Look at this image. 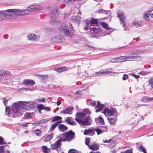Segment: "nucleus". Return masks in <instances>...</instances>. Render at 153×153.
Wrapping results in <instances>:
<instances>
[{
    "label": "nucleus",
    "instance_id": "f257e3e1",
    "mask_svg": "<svg viewBox=\"0 0 153 153\" xmlns=\"http://www.w3.org/2000/svg\"><path fill=\"white\" fill-rule=\"evenodd\" d=\"M19 16L17 9H8L0 12V20L5 19V18L9 19H13Z\"/></svg>",
    "mask_w": 153,
    "mask_h": 153
},
{
    "label": "nucleus",
    "instance_id": "f03ea898",
    "mask_svg": "<svg viewBox=\"0 0 153 153\" xmlns=\"http://www.w3.org/2000/svg\"><path fill=\"white\" fill-rule=\"evenodd\" d=\"M42 8V7L40 5H33L30 6L27 10H20L17 9L19 16L28 14L30 11L38 10L41 9Z\"/></svg>",
    "mask_w": 153,
    "mask_h": 153
},
{
    "label": "nucleus",
    "instance_id": "7ed1b4c3",
    "mask_svg": "<svg viewBox=\"0 0 153 153\" xmlns=\"http://www.w3.org/2000/svg\"><path fill=\"white\" fill-rule=\"evenodd\" d=\"M19 103L18 102H15L12 104L11 108V114L13 117L16 116H19L22 114V111L20 109Z\"/></svg>",
    "mask_w": 153,
    "mask_h": 153
},
{
    "label": "nucleus",
    "instance_id": "20e7f679",
    "mask_svg": "<svg viewBox=\"0 0 153 153\" xmlns=\"http://www.w3.org/2000/svg\"><path fill=\"white\" fill-rule=\"evenodd\" d=\"M75 137V134L74 132L71 130L66 132L64 134H60L59 137L63 141H70Z\"/></svg>",
    "mask_w": 153,
    "mask_h": 153
},
{
    "label": "nucleus",
    "instance_id": "39448f33",
    "mask_svg": "<svg viewBox=\"0 0 153 153\" xmlns=\"http://www.w3.org/2000/svg\"><path fill=\"white\" fill-rule=\"evenodd\" d=\"M56 142L51 145V147L52 150H56L58 152L59 151H61V146L62 142V141L60 137Z\"/></svg>",
    "mask_w": 153,
    "mask_h": 153
},
{
    "label": "nucleus",
    "instance_id": "423d86ee",
    "mask_svg": "<svg viewBox=\"0 0 153 153\" xmlns=\"http://www.w3.org/2000/svg\"><path fill=\"white\" fill-rule=\"evenodd\" d=\"M75 120L79 124L82 126L85 125H90L91 123V119L88 117H85L84 121L80 120L79 119L75 118Z\"/></svg>",
    "mask_w": 153,
    "mask_h": 153
},
{
    "label": "nucleus",
    "instance_id": "0eeeda50",
    "mask_svg": "<svg viewBox=\"0 0 153 153\" xmlns=\"http://www.w3.org/2000/svg\"><path fill=\"white\" fill-rule=\"evenodd\" d=\"M59 33L61 36L65 35L71 36H73L74 34L72 32L70 31L66 27L60 28Z\"/></svg>",
    "mask_w": 153,
    "mask_h": 153
},
{
    "label": "nucleus",
    "instance_id": "6e6552de",
    "mask_svg": "<svg viewBox=\"0 0 153 153\" xmlns=\"http://www.w3.org/2000/svg\"><path fill=\"white\" fill-rule=\"evenodd\" d=\"M1 70L7 71V72H6L7 73V74L0 76V83L3 84H8L10 82V80L6 77H4V76H10L11 74V73L9 71L6 70Z\"/></svg>",
    "mask_w": 153,
    "mask_h": 153
},
{
    "label": "nucleus",
    "instance_id": "1a4fd4ad",
    "mask_svg": "<svg viewBox=\"0 0 153 153\" xmlns=\"http://www.w3.org/2000/svg\"><path fill=\"white\" fill-rule=\"evenodd\" d=\"M18 102L19 103V104L20 106V109L22 111L23 114L24 112H25L26 110L28 109L29 102L25 101H20Z\"/></svg>",
    "mask_w": 153,
    "mask_h": 153
},
{
    "label": "nucleus",
    "instance_id": "9d476101",
    "mask_svg": "<svg viewBox=\"0 0 153 153\" xmlns=\"http://www.w3.org/2000/svg\"><path fill=\"white\" fill-rule=\"evenodd\" d=\"M117 17L119 19L120 23L123 24V27H125L126 25V22L125 21V17L124 16V13L121 11L118 10L117 12Z\"/></svg>",
    "mask_w": 153,
    "mask_h": 153
},
{
    "label": "nucleus",
    "instance_id": "9b49d317",
    "mask_svg": "<svg viewBox=\"0 0 153 153\" xmlns=\"http://www.w3.org/2000/svg\"><path fill=\"white\" fill-rule=\"evenodd\" d=\"M103 113L105 116H110L116 114L117 111L116 109L114 108L109 109L108 108H106L104 110Z\"/></svg>",
    "mask_w": 153,
    "mask_h": 153
},
{
    "label": "nucleus",
    "instance_id": "f8f14e48",
    "mask_svg": "<svg viewBox=\"0 0 153 153\" xmlns=\"http://www.w3.org/2000/svg\"><path fill=\"white\" fill-rule=\"evenodd\" d=\"M112 69L111 68H107L105 71H102L98 72H96L97 76H102L112 73Z\"/></svg>",
    "mask_w": 153,
    "mask_h": 153
},
{
    "label": "nucleus",
    "instance_id": "ddd939ff",
    "mask_svg": "<svg viewBox=\"0 0 153 153\" xmlns=\"http://www.w3.org/2000/svg\"><path fill=\"white\" fill-rule=\"evenodd\" d=\"M95 134L94 132V128H91L88 129H85L84 134L86 135L93 136Z\"/></svg>",
    "mask_w": 153,
    "mask_h": 153
},
{
    "label": "nucleus",
    "instance_id": "4468645a",
    "mask_svg": "<svg viewBox=\"0 0 153 153\" xmlns=\"http://www.w3.org/2000/svg\"><path fill=\"white\" fill-rule=\"evenodd\" d=\"M73 108L71 107H68L63 110L61 111L60 113L65 114H71L72 113V110Z\"/></svg>",
    "mask_w": 153,
    "mask_h": 153
},
{
    "label": "nucleus",
    "instance_id": "2eb2a0df",
    "mask_svg": "<svg viewBox=\"0 0 153 153\" xmlns=\"http://www.w3.org/2000/svg\"><path fill=\"white\" fill-rule=\"evenodd\" d=\"M107 128L106 126L103 127V129H101L99 128H94V132L95 131L97 133V134L99 135L105 131H107Z\"/></svg>",
    "mask_w": 153,
    "mask_h": 153
},
{
    "label": "nucleus",
    "instance_id": "dca6fc26",
    "mask_svg": "<svg viewBox=\"0 0 153 153\" xmlns=\"http://www.w3.org/2000/svg\"><path fill=\"white\" fill-rule=\"evenodd\" d=\"M22 83L23 85L32 86L35 84V83L32 80L25 79L22 81Z\"/></svg>",
    "mask_w": 153,
    "mask_h": 153
},
{
    "label": "nucleus",
    "instance_id": "f3484780",
    "mask_svg": "<svg viewBox=\"0 0 153 153\" xmlns=\"http://www.w3.org/2000/svg\"><path fill=\"white\" fill-rule=\"evenodd\" d=\"M126 61H134L137 60H140V57L138 56H126Z\"/></svg>",
    "mask_w": 153,
    "mask_h": 153
},
{
    "label": "nucleus",
    "instance_id": "a211bd4d",
    "mask_svg": "<svg viewBox=\"0 0 153 153\" xmlns=\"http://www.w3.org/2000/svg\"><path fill=\"white\" fill-rule=\"evenodd\" d=\"M73 120V119L71 117H68L65 118V121L71 125H75L76 123L74 122Z\"/></svg>",
    "mask_w": 153,
    "mask_h": 153
},
{
    "label": "nucleus",
    "instance_id": "6ab92c4d",
    "mask_svg": "<svg viewBox=\"0 0 153 153\" xmlns=\"http://www.w3.org/2000/svg\"><path fill=\"white\" fill-rule=\"evenodd\" d=\"M89 148L93 150L96 151L99 149V145L98 144H96L95 143H92L88 147Z\"/></svg>",
    "mask_w": 153,
    "mask_h": 153
},
{
    "label": "nucleus",
    "instance_id": "aec40b11",
    "mask_svg": "<svg viewBox=\"0 0 153 153\" xmlns=\"http://www.w3.org/2000/svg\"><path fill=\"white\" fill-rule=\"evenodd\" d=\"M37 36L33 33L29 34L27 36L28 39L29 40L34 41L37 38Z\"/></svg>",
    "mask_w": 153,
    "mask_h": 153
},
{
    "label": "nucleus",
    "instance_id": "412c9836",
    "mask_svg": "<svg viewBox=\"0 0 153 153\" xmlns=\"http://www.w3.org/2000/svg\"><path fill=\"white\" fill-rule=\"evenodd\" d=\"M111 139H110L108 140H104L103 141L104 143H108L111 142L109 146H110L111 147H113L115 146L116 141L115 140H113L111 142Z\"/></svg>",
    "mask_w": 153,
    "mask_h": 153
},
{
    "label": "nucleus",
    "instance_id": "4be33fe9",
    "mask_svg": "<svg viewBox=\"0 0 153 153\" xmlns=\"http://www.w3.org/2000/svg\"><path fill=\"white\" fill-rule=\"evenodd\" d=\"M103 107V105L100 104L99 101L97 102V104L96 107L97 109L96 110V112H99L101 111Z\"/></svg>",
    "mask_w": 153,
    "mask_h": 153
},
{
    "label": "nucleus",
    "instance_id": "5701e85b",
    "mask_svg": "<svg viewBox=\"0 0 153 153\" xmlns=\"http://www.w3.org/2000/svg\"><path fill=\"white\" fill-rule=\"evenodd\" d=\"M34 116V114L33 113H29L26 112L25 114V117L27 119H31L33 118Z\"/></svg>",
    "mask_w": 153,
    "mask_h": 153
},
{
    "label": "nucleus",
    "instance_id": "b1692460",
    "mask_svg": "<svg viewBox=\"0 0 153 153\" xmlns=\"http://www.w3.org/2000/svg\"><path fill=\"white\" fill-rule=\"evenodd\" d=\"M85 115V114L84 113L82 112L77 113L76 114V116L77 117L76 118L79 119L81 120V119L83 118Z\"/></svg>",
    "mask_w": 153,
    "mask_h": 153
},
{
    "label": "nucleus",
    "instance_id": "393cba45",
    "mask_svg": "<svg viewBox=\"0 0 153 153\" xmlns=\"http://www.w3.org/2000/svg\"><path fill=\"white\" fill-rule=\"evenodd\" d=\"M53 133H51L50 134L47 136L44 140V141L45 142H47L50 141L53 137Z\"/></svg>",
    "mask_w": 153,
    "mask_h": 153
},
{
    "label": "nucleus",
    "instance_id": "a878e982",
    "mask_svg": "<svg viewBox=\"0 0 153 153\" xmlns=\"http://www.w3.org/2000/svg\"><path fill=\"white\" fill-rule=\"evenodd\" d=\"M37 77H42V82H45L47 79H48V76L47 75H40L39 74H37L36 75Z\"/></svg>",
    "mask_w": 153,
    "mask_h": 153
},
{
    "label": "nucleus",
    "instance_id": "bb28decb",
    "mask_svg": "<svg viewBox=\"0 0 153 153\" xmlns=\"http://www.w3.org/2000/svg\"><path fill=\"white\" fill-rule=\"evenodd\" d=\"M58 127L59 128L61 131H65L68 129V128L67 126L62 124H60L59 125Z\"/></svg>",
    "mask_w": 153,
    "mask_h": 153
},
{
    "label": "nucleus",
    "instance_id": "cd10ccee",
    "mask_svg": "<svg viewBox=\"0 0 153 153\" xmlns=\"http://www.w3.org/2000/svg\"><path fill=\"white\" fill-rule=\"evenodd\" d=\"M68 70L67 68L65 67H63L61 68H56L54 69V70L57 71L59 73L66 71Z\"/></svg>",
    "mask_w": 153,
    "mask_h": 153
},
{
    "label": "nucleus",
    "instance_id": "c85d7f7f",
    "mask_svg": "<svg viewBox=\"0 0 153 153\" xmlns=\"http://www.w3.org/2000/svg\"><path fill=\"white\" fill-rule=\"evenodd\" d=\"M95 121L97 123H98L99 122L100 124H103L104 123V120L101 117L96 118Z\"/></svg>",
    "mask_w": 153,
    "mask_h": 153
},
{
    "label": "nucleus",
    "instance_id": "c756f323",
    "mask_svg": "<svg viewBox=\"0 0 153 153\" xmlns=\"http://www.w3.org/2000/svg\"><path fill=\"white\" fill-rule=\"evenodd\" d=\"M98 21L97 19L92 18L91 20L90 26H94L97 24Z\"/></svg>",
    "mask_w": 153,
    "mask_h": 153
},
{
    "label": "nucleus",
    "instance_id": "7c9ffc66",
    "mask_svg": "<svg viewBox=\"0 0 153 153\" xmlns=\"http://www.w3.org/2000/svg\"><path fill=\"white\" fill-rule=\"evenodd\" d=\"M7 115L8 117H11V111L10 108L9 106H6L5 108V115Z\"/></svg>",
    "mask_w": 153,
    "mask_h": 153
},
{
    "label": "nucleus",
    "instance_id": "2f4dec72",
    "mask_svg": "<svg viewBox=\"0 0 153 153\" xmlns=\"http://www.w3.org/2000/svg\"><path fill=\"white\" fill-rule=\"evenodd\" d=\"M62 122V120H60L57 121L56 123H55L53 124L51 126L50 129L51 130H54L55 128L57 126L58 124L61 123Z\"/></svg>",
    "mask_w": 153,
    "mask_h": 153
},
{
    "label": "nucleus",
    "instance_id": "473e14b6",
    "mask_svg": "<svg viewBox=\"0 0 153 153\" xmlns=\"http://www.w3.org/2000/svg\"><path fill=\"white\" fill-rule=\"evenodd\" d=\"M62 117L59 116H56L52 117L51 118V120L52 122H53L57 121H59V120H62Z\"/></svg>",
    "mask_w": 153,
    "mask_h": 153
},
{
    "label": "nucleus",
    "instance_id": "72a5a7b5",
    "mask_svg": "<svg viewBox=\"0 0 153 153\" xmlns=\"http://www.w3.org/2000/svg\"><path fill=\"white\" fill-rule=\"evenodd\" d=\"M89 28L90 29L91 32L93 33H96L100 31V30L95 27L92 28L89 27Z\"/></svg>",
    "mask_w": 153,
    "mask_h": 153
},
{
    "label": "nucleus",
    "instance_id": "f704fd0d",
    "mask_svg": "<svg viewBox=\"0 0 153 153\" xmlns=\"http://www.w3.org/2000/svg\"><path fill=\"white\" fill-rule=\"evenodd\" d=\"M108 121L109 123L111 125H113L115 124L116 122L117 121V118H110L108 119Z\"/></svg>",
    "mask_w": 153,
    "mask_h": 153
},
{
    "label": "nucleus",
    "instance_id": "c9c22d12",
    "mask_svg": "<svg viewBox=\"0 0 153 153\" xmlns=\"http://www.w3.org/2000/svg\"><path fill=\"white\" fill-rule=\"evenodd\" d=\"M133 24L137 27H141L143 26L141 22L135 21L133 23Z\"/></svg>",
    "mask_w": 153,
    "mask_h": 153
},
{
    "label": "nucleus",
    "instance_id": "e433bc0d",
    "mask_svg": "<svg viewBox=\"0 0 153 153\" xmlns=\"http://www.w3.org/2000/svg\"><path fill=\"white\" fill-rule=\"evenodd\" d=\"M101 25L102 27L104 28L105 29L107 30H109L111 29L110 27H108V25L106 23L104 22H102L101 23Z\"/></svg>",
    "mask_w": 153,
    "mask_h": 153
},
{
    "label": "nucleus",
    "instance_id": "4c0bfd02",
    "mask_svg": "<svg viewBox=\"0 0 153 153\" xmlns=\"http://www.w3.org/2000/svg\"><path fill=\"white\" fill-rule=\"evenodd\" d=\"M81 17L78 16H75L73 17L72 20L73 22H79L80 20Z\"/></svg>",
    "mask_w": 153,
    "mask_h": 153
},
{
    "label": "nucleus",
    "instance_id": "58836bf2",
    "mask_svg": "<svg viewBox=\"0 0 153 153\" xmlns=\"http://www.w3.org/2000/svg\"><path fill=\"white\" fill-rule=\"evenodd\" d=\"M119 62H122L126 61V56H121L117 57Z\"/></svg>",
    "mask_w": 153,
    "mask_h": 153
},
{
    "label": "nucleus",
    "instance_id": "ea45409f",
    "mask_svg": "<svg viewBox=\"0 0 153 153\" xmlns=\"http://www.w3.org/2000/svg\"><path fill=\"white\" fill-rule=\"evenodd\" d=\"M97 12L99 13H105L107 14L108 13L109 11L107 10H104L103 9H101L98 10Z\"/></svg>",
    "mask_w": 153,
    "mask_h": 153
},
{
    "label": "nucleus",
    "instance_id": "a19ab883",
    "mask_svg": "<svg viewBox=\"0 0 153 153\" xmlns=\"http://www.w3.org/2000/svg\"><path fill=\"white\" fill-rule=\"evenodd\" d=\"M42 148L44 152L45 153H48L50 151V149H48L47 146H43Z\"/></svg>",
    "mask_w": 153,
    "mask_h": 153
},
{
    "label": "nucleus",
    "instance_id": "79ce46f5",
    "mask_svg": "<svg viewBox=\"0 0 153 153\" xmlns=\"http://www.w3.org/2000/svg\"><path fill=\"white\" fill-rule=\"evenodd\" d=\"M48 120L46 119H43L41 120H40L38 122H37L33 123V124H37V125H38L39 124H40L42 123H46L47 122H48Z\"/></svg>",
    "mask_w": 153,
    "mask_h": 153
},
{
    "label": "nucleus",
    "instance_id": "37998d69",
    "mask_svg": "<svg viewBox=\"0 0 153 153\" xmlns=\"http://www.w3.org/2000/svg\"><path fill=\"white\" fill-rule=\"evenodd\" d=\"M56 12V10L54 9L51 10L50 13V15H51V17H53L54 16Z\"/></svg>",
    "mask_w": 153,
    "mask_h": 153
},
{
    "label": "nucleus",
    "instance_id": "c03bdc74",
    "mask_svg": "<svg viewBox=\"0 0 153 153\" xmlns=\"http://www.w3.org/2000/svg\"><path fill=\"white\" fill-rule=\"evenodd\" d=\"M52 40L53 42H59L61 40V38L60 37H54L52 38Z\"/></svg>",
    "mask_w": 153,
    "mask_h": 153
},
{
    "label": "nucleus",
    "instance_id": "a18cd8bd",
    "mask_svg": "<svg viewBox=\"0 0 153 153\" xmlns=\"http://www.w3.org/2000/svg\"><path fill=\"white\" fill-rule=\"evenodd\" d=\"M41 131L39 129H36L34 131L35 134L37 136H40L41 134Z\"/></svg>",
    "mask_w": 153,
    "mask_h": 153
},
{
    "label": "nucleus",
    "instance_id": "49530a36",
    "mask_svg": "<svg viewBox=\"0 0 153 153\" xmlns=\"http://www.w3.org/2000/svg\"><path fill=\"white\" fill-rule=\"evenodd\" d=\"M90 23V22L89 21H87L85 22L84 27V29L85 30H87L89 28V24Z\"/></svg>",
    "mask_w": 153,
    "mask_h": 153
},
{
    "label": "nucleus",
    "instance_id": "de8ad7c7",
    "mask_svg": "<svg viewBox=\"0 0 153 153\" xmlns=\"http://www.w3.org/2000/svg\"><path fill=\"white\" fill-rule=\"evenodd\" d=\"M148 83L151 87L153 88V78H151L149 79L148 81Z\"/></svg>",
    "mask_w": 153,
    "mask_h": 153
},
{
    "label": "nucleus",
    "instance_id": "09e8293b",
    "mask_svg": "<svg viewBox=\"0 0 153 153\" xmlns=\"http://www.w3.org/2000/svg\"><path fill=\"white\" fill-rule=\"evenodd\" d=\"M149 13L148 12H146L144 13V17L145 19L147 21L149 19Z\"/></svg>",
    "mask_w": 153,
    "mask_h": 153
},
{
    "label": "nucleus",
    "instance_id": "8fccbe9b",
    "mask_svg": "<svg viewBox=\"0 0 153 153\" xmlns=\"http://www.w3.org/2000/svg\"><path fill=\"white\" fill-rule=\"evenodd\" d=\"M133 149L131 148L129 149L126 150L124 151L123 152L121 153H132Z\"/></svg>",
    "mask_w": 153,
    "mask_h": 153
},
{
    "label": "nucleus",
    "instance_id": "3c124183",
    "mask_svg": "<svg viewBox=\"0 0 153 153\" xmlns=\"http://www.w3.org/2000/svg\"><path fill=\"white\" fill-rule=\"evenodd\" d=\"M90 139L89 137H86L85 140V144L88 146V147L90 146L89 143L90 142Z\"/></svg>",
    "mask_w": 153,
    "mask_h": 153
},
{
    "label": "nucleus",
    "instance_id": "603ef678",
    "mask_svg": "<svg viewBox=\"0 0 153 153\" xmlns=\"http://www.w3.org/2000/svg\"><path fill=\"white\" fill-rule=\"evenodd\" d=\"M148 100H149V101L153 100V97H148L146 98H144L142 99V101L143 102H145L146 101H148Z\"/></svg>",
    "mask_w": 153,
    "mask_h": 153
},
{
    "label": "nucleus",
    "instance_id": "864d4df0",
    "mask_svg": "<svg viewBox=\"0 0 153 153\" xmlns=\"http://www.w3.org/2000/svg\"><path fill=\"white\" fill-rule=\"evenodd\" d=\"M118 61V58L117 57L111 59L110 60V62L112 63H118L119 61Z\"/></svg>",
    "mask_w": 153,
    "mask_h": 153
},
{
    "label": "nucleus",
    "instance_id": "5fc2aeb1",
    "mask_svg": "<svg viewBox=\"0 0 153 153\" xmlns=\"http://www.w3.org/2000/svg\"><path fill=\"white\" fill-rule=\"evenodd\" d=\"M138 148L139 150H140L143 151L144 153H147L146 151V150L142 146H140L138 147Z\"/></svg>",
    "mask_w": 153,
    "mask_h": 153
},
{
    "label": "nucleus",
    "instance_id": "6e6d98bb",
    "mask_svg": "<svg viewBox=\"0 0 153 153\" xmlns=\"http://www.w3.org/2000/svg\"><path fill=\"white\" fill-rule=\"evenodd\" d=\"M68 153H79L76 150L74 149H70L68 152Z\"/></svg>",
    "mask_w": 153,
    "mask_h": 153
},
{
    "label": "nucleus",
    "instance_id": "4d7b16f0",
    "mask_svg": "<svg viewBox=\"0 0 153 153\" xmlns=\"http://www.w3.org/2000/svg\"><path fill=\"white\" fill-rule=\"evenodd\" d=\"M6 72H7L4 71L0 70V76H2L3 75H4L5 74L6 75Z\"/></svg>",
    "mask_w": 153,
    "mask_h": 153
},
{
    "label": "nucleus",
    "instance_id": "13d9d810",
    "mask_svg": "<svg viewBox=\"0 0 153 153\" xmlns=\"http://www.w3.org/2000/svg\"><path fill=\"white\" fill-rule=\"evenodd\" d=\"M29 108L30 107V108H33L34 107V104L32 102H29Z\"/></svg>",
    "mask_w": 153,
    "mask_h": 153
},
{
    "label": "nucleus",
    "instance_id": "bf43d9fd",
    "mask_svg": "<svg viewBox=\"0 0 153 153\" xmlns=\"http://www.w3.org/2000/svg\"><path fill=\"white\" fill-rule=\"evenodd\" d=\"M83 111L84 112H85L87 114H90L91 113V112H90V111L88 109H84L83 110Z\"/></svg>",
    "mask_w": 153,
    "mask_h": 153
},
{
    "label": "nucleus",
    "instance_id": "052dcab7",
    "mask_svg": "<svg viewBox=\"0 0 153 153\" xmlns=\"http://www.w3.org/2000/svg\"><path fill=\"white\" fill-rule=\"evenodd\" d=\"M6 143H4L3 141V138L1 137H0V144H5Z\"/></svg>",
    "mask_w": 153,
    "mask_h": 153
},
{
    "label": "nucleus",
    "instance_id": "680f3d73",
    "mask_svg": "<svg viewBox=\"0 0 153 153\" xmlns=\"http://www.w3.org/2000/svg\"><path fill=\"white\" fill-rule=\"evenodd\" d=\"M128 77V75L126 74H124L122 78L123 80H125L127 79Z\"/></svg>",
    "mask_w": 153,
    "mask_h": 153
},
{
    "label": "nucleus",
    "instance_id": "e2e57ef3",
    "mask_svg": "<svg viewBox=\"0 0 153 153\" xmlns=\"http://www.w3.org/2000/svg\"><path fill=\"white\" fill-rule=\"evenodd\" d=\"M45 106L42 105H40L39 106V108L41 109L44 110L45 109Z\"/></svg>",
    "mask_w": 153,
    "mask_h": 153
},
{
    "label": "nucleus",
    "instance_id": "0e129e2a",
    "mask_svg": "<svg viewBox=\"0 0 153 153\" xmlns=\"http://www.w3.org/2000/svg\"><path fill=\"white\" fill-rule=\"evenodd\" d=\"M0 153H4V151L3 146L0 147Z\"/></svg>",
    "mask_w": 153,
    "mask_h": 153
},
{
    "label": "nucleus",
    "instance_id": "69168bd1",
    "mask_svg": "<svg viewBox=\"0 0 153 153\" xmlns=\"http://www.w3.org/2000/svg\"><path fill=\"white\" fill-rule=\"evenodd\" d=\"M27 90V88H22L18 89V91H22L24 90Z\"/></svg>",
    "mask_w": 153,
    "mask_h": 153
},
{
    "label": "nucleus",
    "instance_id": "338daca9",
    "mask_svg": "<svg viewBox=\"0 0 153 153\" xmlns=\"http://www.w3.org/2000/svg\"><path fill=\"white\" fill-rule=\"evenodd\" d=\"M96 102L95 101H93L91 103V105L92 106H94L96 105Z\"/></svg>",
    "mask_w": 153,
    "mask_h": 153
},
{
    "label": "nucleus",
    "instance_id": "774afa93",
    "mask_svg": "<svg viewBox=\"0 0 153 153\" xmlns=\"http://www.w3.org/2000/svg\"><path fill=\"white\" fill-rule=\"evenodd\" d=\"M72 1L71 0H65L64 2L65 3H66L67 4L69 3L70 2H72Z\"/></svg>",
    "mask_w": 153,
    "mask_h": 153
}]
</instances>
